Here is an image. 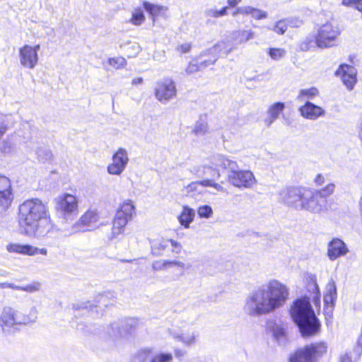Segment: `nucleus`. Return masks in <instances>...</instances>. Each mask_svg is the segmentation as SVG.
<instances>
[{"label":"nucleus","mask_w":362,"mask_h":362,"mask_svg":"<svg viewBox=\"0 0 362 362\" xmlns=\"http://www.w3.org/2000/svg\"><path fill=\"white\" fill-rule=\"evenodd\" d=\"M152 267L154 270L167 269L168 268H176L182 274L185 270V265L180 261L165 260L163 262L156 261L153 263Z\"/></svg>","instance_id":"nucleus-23"},{"label":"nucleus","mask_w":362,"mask_h":362,"mask_svg":"<svg viewBox=\"0 0 362 362\" xmlns=\"http://www.w3.org/2000/svg\"><path fill=\"white\" fill-rule=\"evenodd\" d=\"M290 314L298 326L303 337H309L319 333L320 322L308 297L303 296L296 299L290 308Z\"/></svg>","instance_id":"nucleus-3"},{"label":"nucleus","mask_w":362,"mask_h":362,"mask_svg":"<svg viewBox=\"0 0 362 362\" xmlns=\"http://www.w3.org/2000/svg\"><path fill=\"white\" fill-rule=\"evenodd\" d=\"M108 64L115 69H122L127 66V62L124 57L118 56L109 58Z\"/></svg>","instance_id":"nucleus-32"},{"label":"nucleus","mask_w":362,"mask_h":362,"mask_svg":"<svg viewBox=\"0 0 362 362\" xmlns=\"http://www.w3.org/2000/svg\"><path fill=\"white\" fill-rule=\"evenodd\" d=\"M306 288L309 292H310V296L313 298V301L316 307H320V298L321 294L315 280L310 279L308 281Z\"/></svg>","instance_id":"nucleus-24"},{"label":"nucleus","mask_w":362,"mask_h":362,"mask_svg":"<svg viewBox=\"0 0 362 362\" xmlns=\"http://www.w3.org/2000/svg\"><path fill=\"white\" fill-rule=\"evenodd\" d=\"M255 37V32L250 29L235 30L232 33V40L236 45L245 44Z\"/></svg>","instance_id":"nucleus-21"},{"label":"nucleus","mask_w":362,"mask_h":362,"mask_svg":"<svg viewBox=\"0 0 362 362\" xmlns=\"http://www.w3.org/2000/svg\"><path fill=\"white\" fill-rule=\"evenodd\" d=\"M359 0H341V5L346 7H354L356 8V6Z\"/></svg>","instance_id":"nucleus-48"},{"label":"nucleus","mask_w":362,"mask_h":362,"mask_svg":"<svg viewBox=\"0 0 362 362\" xmlns=\"http://www.w3.org/2000/svg\"><path fill=\"white\" fill-rule=\"evenodd\" d=\"M289 298V289L277 280H272L267 288L255 291L246 301V307L250 315L267 314L283 306Z\"/></svg>","instance_id":"nucleus-1"},{"label":"nucleus","mask_w":362,"mask_h":362,"mask_svg":"<svg viewBox=\"0 0 362 362\" xmlns=\"http://www.w3.org/2000/svg\"><path fill=\"white\" fill-rule=\"evenodd\" d=\"M336 75L341 78L343 83L349 90H352L357 81V71L355 67L341 64L336 71Z\"/></svg>","instance_id":"nucleus-15"},{"label":"nucleus","mask_w":362,"mask_h":362,"mask_svg":"<svg viewBox=\"0 0 362 362\" xmlns=\"http://www.w3.org/2000/svg\"><path fill=\"white\" fill-rule=\"evenodd\" d=\"M289 23H291L290 21L280 20L275 23L272 30L279 35H283L286 31Z\"/></svg>","instance_id":"nucleus-37"},{"label":"nucleus","mask_w":362,"mask_h":362,"mask_svg":"<svg viewBox=\"0 0 362 362\" xmlns=\"http://www.w3.org/2000/svg\"><path fill=\"white\" fill-rule=\"evenodd\" d=\"M310 189L305 187H293L284 191L281 195L282 201L288 206L296 209H305L303 202Z\"/></svg>","instance_id":"nucleus-7"},{"label":"nucleus","mask_w":362,"mask_h":362,"mask_svg":"<svg viewBox=\"0 0 362 362\" xmlns=\"http://www.w3.org/2000/svg\"><path fill=\"white\" fill-rule=\"evenodd\" d=\"M247 8L248 6L237 7L235 11L232 13L233 16H236L239 14L243 16H247Z\"/></svg>","instance_id":"nucleus-46"},{"label":"nucleus","mask_w":362,"mask_h":362,"mask_svg":"<svg viewBox=\"0 0 362 362\" xmlns=\"http://www.w3.org/2000/svg\"><path fill=\"white\" fill-rule=\"evenodd\" d=\"M1 286L4 287H9L13 289H16L19 291H23L28 293H33L35 291H37L40 288V283L38 281H34L30 284L23 286H15L11 284H1Z\"/></svg>","instance_id":"nucleus-27"},{"label":"nucleus","mask_w":362,"mask_h":362,"mask_svg":"<svg viewBox=\"0 0 362 362\" xmlns=\"http://www.w3.org/2000/svg\"><path fill=\"white\" fill-rule=\"evenodd\" d=\"M100 220L99 212L96 209H89L81 215L76 225L85 227L86 230H90L98 227Z\"/></svg>","instance_id":"nucleus-17"},{"label":"nucleus","mask_w":362,"mask_h":362,"mask_svg":"<svg viewBox=\"0 0 362 362\" xmlns=\"http://www.w3.org/2000/svg\"><path fill=\"white\" fill-rule=\"evenodd\" d=\"M285 105L284 103H275L272 105L269 110L268 113H279L282 112L284 110Z\"/></svg>","instance_id":"nucleus-44"},{"label":"nucleus","mask_w":362,"mask_h":362,"mask_svg":"<svg viewBox=\"0 0 362 362\" xmlns=\"http://www.w3.org/2000/svg\"><path fill=\"white\" fill-rule=\"evenodd\" d=\"M125 149L119 148L112 156V163L107 166V171L111 175H119L125 168L128 162Z\"/></svg>","instance_id":"nucleus-16"},{"label":"nucleus","mask_w":362,"mask_h":362,"mask_svg":"<svg viewBox=\"0 0 362 362\" xmlns=\"http://www.w3.org/2000/svg\"><path fill=\"white\" fill-rule=\"evenodd\" d=\"M341 30L337 23L333 20L327 21L320 24L315 35L316 47L327 49L337 45Z\"/></svg>","instance_id":"nucleus-5"},{"label":"nucleus","mask_w":362,"mask_h":362,"mask_svg":"<svg viewBox=\"0 0 362 362\" xmlns=\"http://www.w3.org/2000/svg\"><path fill=\"white\" fill-rule=\"evenodd\" d=\"M228 6H224L220 10L216 8H211L206 11V15L209 18H220L226 16L228 14Z\"/></svg>","instance_id":"nucleus-36"},{"label":"nucleus","mask_w":362,"mask_h":362,"mask_svg":"<svg viewBox=\"0 0 362 362\" xmlns=\"http://www.w3.org/2000/svg\"><path fill=\"white\" fill-rule=\"evenodd\" d=\"M144 80L141 77H136V78H133L132 81V85H139V84H141L143 83Z\"/></svg>","instance_id":"nucleus-56"},{"label":"nucleus","mask_w":362,"mask_h":362,"mask_svg":"<svg viewBox=\"0 0 362 362\" xmlns=\"http://www.w3.org/2000/svg\"><path fill=\"white\" fill-rule=\"evenodd\" d=\"M199 186V185L198 181H194L187 185L185 189L187 193H192L197 190Z\"/></svg>","instance_id":"nucleus-47"},{"label":"nucleus","mask_w":362,"mask_h":362,"mask_svg":"<svg viewBox=\"0 0 362 362\" xmlns=\"http://www.w3.org/2000/svg\"><path fill=\"white\" fill-rule=\"evenodd\" d=\"M355 9L361 13L362 18V0L358 1Z\"/></svg>","instance_id":"nucleus-58"},{"label":"nucleus","mask_w":362,"mask_h":362,"mask_svg":"<svg viewBox=\"0 0 362 362\" xmlns=\"http://www.w3.org/2000/svg\"><path fill=\"white\" fill-rule=\"evenodd\" d=\"M169 243L173 247V252H175L176 254L180 253L182 249L181 243L173 239L163 238L161 240H154L151 243V253L155 256L163 255L164 252L168 247Z\"/></svg>","instance_id":"nucleus-13"},{"label":"nucleus","mask_w":362,"mask_h":362,"mask_svg":"<svg viewBox=\"0 0 362 362\" xmlns=\"http://www.w3.org/2000/svg\"><path fill=\"white\" fill-rule=\"evenodd\" d=\"M135 213V206L132 202L130 200H127L120 204L116 211L115 215L125 219V221L129 222L132 219Z\"/></svg>","instance_id":"nucleus-20"},{"label":"nucleus","mask_w":362,"mask_h":362,"mask_svg":"<svg viewBox=\"0 0 362 362\" xmlns=\"http://www.w3.org/2000/svg\"><path fill=\"white\" fill-rule=\"evenodd\" d=\"M229 181L238 187H250L256 182L253 173L249 170H233Z\"/></svg>","instance_id":"nucleus-12"},{"label":"nucleus","mask_w":362,"mask_h":362,"mask_svg":"<svg viewBox=\"0 0 362 362\" xmlns=\"http://www.w3.org/2000/svg\"><path fill=\"white\" fill-rule=\"evenodd\" d=\"M241 1L242 0H227V6L228 7V8L230 7H236L239 4H240Z\"/></svg>","instance_id":"nucleus-54"},{"label":"nucleus","mask_w":362,"mask_h":362,"mask_svg":"<svg viewBox=\"0 0 362 362\" xmlns=\"http://www.w3.org/2000/svg\"><path fill=\"white\" fill-rule=\"evenodd\" d=\"M183 352L182 350L180 349H177L175 351V355L176 357L179 358V357H181L183 356Z\"/></svg>","instance_id":"nucleus-60"},{"label":"nucleus","mask_w":362,"mask_h":362,"mask_svg":"<svg viewBox=\"0 0 362 362\" xmlns=\"http://www.w3.org/2000/svg\"><path fill=\"white\" fill-rule=\"evenodd\" d=\"M326 202L325 196L322 195V191L310 190V194L307 196L306 202H303L305 209L309 211H320L322 209V205Z\"/></svg>","instance_id":"nucleus-19"},{"label":"nucleus","mask_w":362,"mask_h":362,"mask_svg":"<svg viewBox=\"0 0 362 362\" xmlns=\"http://www.w3.org/2000/svg\"><path fill=\"white\" fill-rule=\"evenodd\" d=\"M17 324L15 313L11 311H4L0 316V327L7 329Z\"/></svg>","instance_id":"nucleus-25"},{"label":"nucleus","mask_w":362,"mask_h":362,"mask_svg":"<svg viewBox=\"0 0 362 362\" xmlns=\"http://www.w3.org/2000/svg\"><path fill=\"white\" fill-rule=\"evenodd\" d=\"M198 182H199V186H202V187H212L218 190L221 189V186L218 183L215 182L212 180L205 179V180H203L201 181H198Z\"/></svg>","instance_id":"nucleus-43"},{"label":"nucleus","mask_w":362,"mask_h":362,"mask_svg":"<svg viewBox=\"0 0 362 362\" xmlns=\"http://www.w3.org/2000/svg\"><path fill=\"white\" fill-rule=\"evenodd\" d=\"M182 340L185 344L189 345L196 341V337L194 335L191 337H182Z\"/></svg>","instance_id":"nucleus-52"},{"label":"nucleus","mask_w":362,"mask_h":362,"mask_svg":"<svg viewBox=\"0 0 362 362\" xmlns=\"http://www.w3.org/2000/svg\"><path fill=\"white\" fill-rule=\"evenodd\" d=\"M340 362H351V358L349 356L344 355L340 358Z\"/></svg>","instance_id":"nucleus-57"},{"label":"nucleus","mask_w":362,"mask_h":362,"mask_svg":"<svg viewBox=\"0 0 362 362\" xmlns=\"http://www.w3.org/2000/svg\"><path fill=\"white\" fill-rule=\"evenodd\" d=\"M129 49H132L133 50L132 52H129V54H128V57H134V56H136L137 55L140 51H141V47L140 46L138 45V44H134L132 45Z\"/></svg>","instance_id":"nucleus-50"},{"label":"nucleus","mask_w":362,"mask_h":362,"mask_svg":"<svg viewBox=\"0 0 362 362\" xmlns=\"http://www.w3.org/2000/svg\"><path fill=\"white\" fill-rule=\"evenodd\" d=\"M145 16L143 11L138 8H134L132 12V16L129 20V22L134 25L139 26L144 23L145 21Z\"/></svg>","instance_id":"nucleus-30"},{"label":"nucleus","mask_w":362,"mask_h":362,"mask_svg":"<svg viewBox=\"0 0 362 362\" xmlns=\"http://www.w3.org/2000/svg\"><path fill=\"white\" fill-rule=\"evenodd\" d=\"M300 113H323L324 110L312 103L307 102L303 106L299 108Z\"/></svg>","instance_id":"nucleus-34"},{"label":"nucleus","mask_w":362,"mask_h":362,"mask_svg":"<svg viewBox=\"0 0 362 362\" xmlns=\"http://www.w3.org/2000/svg\"><path fill=\"white\" fill-rule=\"evenodd\" d=\"M328 286L329 288L324 295V301L327 306L333 305L337 298V289L334 283H329Z\"/></svg>","instance_id":"nucleus-28"},{"label":"nucleus","mask_w":362,"mask_h":362,"mask_svg":"<svg viewBox=\"0 0 362 362\" xmlns=\"http://www.w3.org/2000/svg\"><path fill=\"white\" fill-rule=\"evenodd\" d=\"M328 353V344L324 341L307 344L295 349L288 357V362H318Z\"/></svg>","instance_id":"nucleus-4"},{"label":"nucleus","mask_w":362,"mask_h":362,"mask_svg":"<svg viewBox=\"0 0 362 362\" xmlns=\"http://www.w3.org/2000/svg\"><path fill=\"white\" fill-rule=\"evenodd\" d=\"M175 82L170 77L158 80L153 88L155 98L162 104H166L177 96Z\"/></svg>","instance_id":"nucleus-6"},{"label":"nucleus","mask_w":362,"mask_h":362,"mask_svg":"<svg viewBox=\"0 0 362 362\" xmlns=\"http://www.w3.org/2000/svg\"><path fill=\"white\" fill-rule=\"evenodd\" d=\"M40 45L25 44L18 49V60L21 66L26 69H34L39 63Z\"/></svg>","instance_id":"nucleus-8"},{"label":"nucleus","mask_w":362,"mask_h":362,"mask_svg":"<svg viewBox=\"0 0 362 362\" xmlns=\"http://www.w3.org/2000/svg\"><path fill=\"white\" fill-rule=\"evenodd\" d=\"M13 199L14 192L11 179L0 173V215L10 208Z\"/></svg>","instance_id":"nucleus-10"},{"label":"nucleus","mask_w":362,"mask_h":362,"mask_svg":"<svg viewBox=\"0 0 362 362\" xmlns=\"http://www.w3.org/2000/svg\"><path fill=\"white\" fill-rule=\"evenodd\" d=\"M267 53L271 59L274 61H279L283 59L286 56V50L280 47H269Z\"/></svg>","instance_id":"nucleus-29"},{"label":"nucleus","mask_w":362,"mask_h":362,"mask_svg":"<svg viewBox=\"0 0 362 362\" xmlns=\"http://www.w3.org/2000/svg\"><path fill=\"white\" fill-rule=\"evenodd\" d=\"M173 355L170 353H160L153 356L150 362H172Z\"/></svg>","instance_id":"nucleus-40"},{"label":"nucleus","mask_w":362,"mask_h":362,"mask_svg":"<svg viewBox=\"0 0 362 362\" xmlns=\"http://www.w3.org/2000/svg\"><path fill=\"white\" fill-rule=\"evenodd\" d=\"M303 116H305L306 118H308V119H316L320 115H313V114H310V115H303Z\"/></svg>","instance_id":"nucleus-59"},{"label":"nucleus","mask_w":362,"mask_h":362,"mask_svg":"<svg viewBox=\"0 0 362 362\" xmlns=\"http://www.w3.org/2000/svg\"><path fill=\"white\" fill-rule=\"evenodd\" d=\"M247 16H251L255 20H261L267 18L268 14L263 10L248 6Z\"/></svg>","instance_id":"nucleus-35"},{"label":"nucleus","mask_w":362,"mask_h":362,"mask_svg":"<svg viewBox=\"0 0 362 362\" xmlns=\"http://www.w3.org/2000/svg\"><path fill=\"white\" fill-rule=\"evenodd\" d=\"M315 182L317 185L320 186L325 182V177L322 174H318L315 178Z\"/></svg>","instance_id":"nucleus-53"},{"label":"nucleus","mask_w":362,"mask_h":362,"mask_svg":"<svg viewBox=\"0 0 362 362\" xmlns=\"http://www.w3.org/2000/svg\"><path fill=\"white\" fill-rule=\"evenodd\" d=\"M152 354L151 349H144L139 351V356L142 358H146Z\"/></svg>","instance_id":"nucleus-51"},{"label":"nucleus","mask_w":362,"mask_h":362,"mask_svg":"<svg viewBox=\"0 0 362 362\" xmlns=\"http://www.w3.org/2000/svg\"><path fill=\"white\" fill-rule=\"evenodd\" d=\"M319 93L317 88L311 87L309 88L301 89L297 96V99L303 100L305 99H310L315 97Z\"/></svg>","instance_id":"nucleus-31"},{"label":"nucleus","mask_w":362,"mask_h":362,"mask_svg":"<svg viewBox=\"0 0 362 362\" xmlns=\"http://www.w3.org/2000/svg\"><path fill=\"white\" fill-rule=\"evenodd\" d=\"M190 49L191 45L188 42L182 44L177 48V51H179L180 53H187L190 50Z\"/></svg>","instance_id":"nucleus-49"},{"label":"nucleus","mask_w":362,"mask_h":362,"mask_svg":"<svg viewBox=\"0 0 362 362\" xmlns=\"http://www.w3.org/2000/svg\"><path fill=\"white\" fill-rule=\"evenodd\" d=\"M272 332L273 336L276 339L285 338L286 337V329L284 327L275 326L272 329Z\"/></svg>","instance_id":"nucleus-42"},{"label":"nucleus","mask_w":362,"mask_h":362,"mask_svg":"<svg viewBox=\"0 0 362 362\" xmlns=\"http://www.w3.org/2000/svg\"><path fill=\"white\" fill-rule=\"evenodd\" d=\"M143 6L145 10L153 16L159 15L165 10L164 6L151 4L148 1H144Z\"/></svg>","instance_id":"nucleus-33"},{"label":"nucleus","mask_w":362,"mask_h":362,"mask_svg":"<svg viewBox=\"0 0 362 362\" xmlns=\"http://www.w3.org/2000/svg\"><path fill=\"white\" fill-rule=\"evenodd\" d=\"M127 223L128 222L125 221V219L115 215L112 220L111 232L112 237H116L118 235L122 233L124 231V228Z\"/></svg>","instance_id":"nucleus-26"},{"label":"nucleus","mask_w":362,"mask_h":362,"mask_svg":"<svg viewBox=\"0 0 362 362\" xmlns=\"http://www.w3.org/2000/svg\"><path fill=\"white\" fill-rule=\"evenodd\" d=\"M7 250L11 253L33 256L37 254L47 255L46 248H37L29 244H19L11 243L6 246Z\"/></svg>","instance_id":"nucleus-14"},{"label":"nucleus","mask_w":362,"mask_h":362,"mask_svg":"<svg viewBox=\"0 0 362 362\" xmlns=\"http://www.w3.org/2000/svg\"><path fill=\"white\" fill-rule=\"evenodd\" d=\"M8 127L4 124L0 122V139L3 136V135L6 133L7 131Z\"/></svg>","instance_id":"nucleus-55"},{"label":"nucleus","mask_w":362,"mask_h":362,"mask_svg":"<svg viewBox=\"0 0 362 362\" xmlns=\"http://www.w3.org/2000/svg\"><path fill=\"white\" fill-rule=\"evenodd\" d=\"M202 56H203V54H202L197 59L192 61L189 64V65L186 69L187 72L192 74V73L199 71V69L204 68V66H202V64L200 63V58Z\"/></svg>","instance_id":"nucleus-39"},{"label":"nucleus","mask_w":362,"mask_h":362,"mask_svg":"<svg viewBox=\"0 0 362 362\" xmlns=\"http://www.w3.org/2000/svg\"><path fill=\"white\" fill-rule=\"evenodd\" d=\"M315 46V36H308L300 42V49L303 51H308Z\"/></svg>","instance_id":"nucleus-38"},{"label":"nucleus","mask_w":362,"mask_h":362,"mask_svg":"<svg viewBox=\"0 0 362 362\" xmlns=\"http://www.w3.org/2000/svg\"><path fill=\"white\" fill-rule=\"evenodd\" d=\"M197 213L200 218H209L213 214L212 209L209 205H203L197 209Z\"/></svg>","instance_id":"nucleus-41"},{"label":"nucleus","mask_w":362,"mask_h":362,"mask_svg":"<svg viewBox=\"0 0 362 362\" xmlns=\"http://www.w3.org/2000/svg\"><path fill=\"white\" fill-rule=\"evenodd\" d=\"M194 211L185 205L182 206V211L177 216V219L181 226L185 228H189L190 223L194 221Z\"/></svg>","instance_id":"nucleus-22"},{"label":"nucleus","mask_w":362,"mask_h":362,"mask_svg":"<svg viewBox=\"0 0 362 362\" xmlns=\"http://www.w3.org/2000/svg\"><path fill=\"white\" fill-rule=\"evenodd\" d=\"M18 223L26 233L49 231L52 228L49 209L38 199H30L20 204Z\"/></svg>","instance_id":"nucleus-2"},{"label":"nucleus","mask_w":362,"mask_h":362,"mask_svg":"<svg viewBox=\"0 0 362 362\" xmlns=\"http://www.w3.org/2000/svg\"><path fill=\"white\" fill-rule=\"evenodd\" d=\"M348 252L346 245L339 238H334L328 243L327 255L330 260H335L346 255Z\"/></svg>","instance_id":"nucleus-18"},{"label":"nucleus","mask_w":362,"mask_h":362,"mask_svg":"<svg viewBox=\"0 0 362 362\" xmlns=\"http://www.w3.org/2000/svg\"><path fill=\"white\" fill-rule=\"evenodd\" d=\"M334 185L332 183L327 184L324 188L320 189L319 191H322V194L325 196V199H326V197L332 194L334 190Z\"/></svg>","instance_id":"nucleus-45"},{"label":"nucleus","mask_w":362,"mask_h":362,"mask_svg":"<svg viewBox=\"0 0 362 362\" xmlns=\"http://www.w3.org/2000/svg\"><path fill=\"white\" fill-rule=\"evenodd\" d=\"M56 209L64 216L78 213V199L69 193H64L56 200Z\"/></svg>","instance_id":"nucleus-11"},{"label":"nucleus","mask_w":362,"mask_h":362,"mask_svg":"<svg viewBox=\"0 0 362 362\" xmlns=\"http://www.w3.org/2000/svg\"><path fill=\"white\" fill-rule=\"evenodd\" d=\"M232 48L225 41H219L213 47L204 52L203 56L200 58V63L202 66L207 67L214 64L218 57L226 56L231 52Z\"/></svg>","instance_id":"nucleus-9"}]
</instances>
